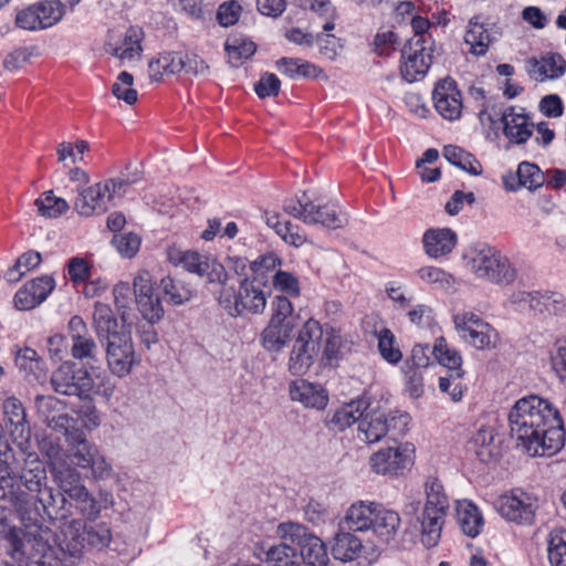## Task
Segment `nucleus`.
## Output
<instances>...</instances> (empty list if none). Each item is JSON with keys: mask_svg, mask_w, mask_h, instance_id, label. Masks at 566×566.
I'll return each mask as SVG.
<instances>
[{"mask_svg": "<svg viewBox=\"0 0 566 566\" xmlns=\"http://www.w3.org/2000/svg\"><path fill=\"white\" fill-rule=\"evenodd\" d=\"M182 52H164L148 64V74L151 82H160L164 75H175L184 71Z\"/></svg>", "mask_w": 566, "mask_h": 566, "instance_id": "72a5a7b5", "label": "nucleus"}, {"mask_svg": "<svg viewBox=\"0 0 566 566\" xmlns=\"http://www.w3.org/2000/svg\"><path fill=\"white\" fill-rule=\"evenodd\" d=\"M566 71V61L558 53H548L541 60L532 57L527 61V72L536 81L558 78Z\"/></svg>", "mask_w": 566, "mask_h": 566, "instance_id": "7c9ffc66", "label": "nucleus"}, {"mask_svg": "<svg viewBox=\"0 0 566 566\" xmlns=\"http://www.w3.org/2000/svg\"><path fill=\"white\" fill-rule=\"evenodd\" d=\"M457 518L462 532L470 537L478 536L484 523L478 506L467 500L458 501Z\"/></svg>", "mask_w": 566, "mask_h": 566, "instance_id": "e433bc0d", "label": "nucleus"}, {"mask_svg": "<svg viewBox=\"0 0 566 566\" xmlns=\"http://www.w3.org/2000/svg\"><path fill=\"white\" fill-rule=\"evenodd\" d=\"M418 276L427 284L436 289H451L455 282L454 277L444 270L436 266H422L418 270Z\"/></svg>", "mask_w": 566, "mask_h": 566, "instance_id": "8fccbe9b", "label": "nucleus"}, {"mask_svg": "<svg viewBox=\"0 0 566 566\" xmlns=\"http://www.w3.org/2000/svg\"><path fill=\"white\" fill-rule=\"evenodd\" d=\"M281 82L273 73H264L254 84V91L260 98L276 96L280 93Z\"/></svg>", "mask_w": 566, "mask_h": 566, "instance_id": "69168bd1", "label": "nucleus"}, {"mask_svg": "<svg viewBox=\"0 0 566 566\" xmlns=\"http://www.w3.org/2000/svg\"><path fill=\"white\" fill-rule=\"evenodd\" d=\"M112 243L120 255L124 258H133L139 250L140 238L133 232L116 234L114 235Z\"/></svg>", "mask_w": 566, "mask_h": 566, "instance_id": "052dcab7", "label": "nucleus"}, {"mask_svg": "<svg viewBox=\"0 0 566 566\" xmlns=\"http://www.w3.org/2000/svg\"><path fill=\"white\" fill-rule=\"evenodd\" d=\"M15 24L20 29L28 31H36L44 29L35 4H32L19 11L15 15Z\"/></svg>", "mask_w": 566, "mask_h": 566, "instance_id": "680f3d73", "label": "nucleus"}, {"mask_svg": "<svg viewBox=\"0 0 566 566\" xmlns=\"http://www.w3.org/2000/svg\"><path fill=\"white\" fill-rule=\"evenodd\" d=\"M105 51L122 60H133L139 56L142 52L140 32L130 28L122 41L113 42L109 40L105 44Z\"/></svg>", "mask_w": 566, "mask_h": 566, "instance_id": "58836bf2", "label": "nucleus"}, {"mask_svg": "<svg viewBox=\"0 0 566 566\" xmlns=\"http://www.w3.org/2000/svg\"><path fill=\"white\" fill-rule=\"evenodd\" d=\"M297 322L270 319L261 334V344L269 352H281L291 339Z\"/></svg>", "mask_w": 566, "mask_h": 566, "instance_id": "c85d7f7f", "label": "nucleus"}, {"mask_svg": "<svg viewBox=\"0 0 566 566\" xmlns=\"http://www.w3.org/2000/svg\"><path fill=\"white\" fill-rule=\"evenodd\" d=\"M323 328L321 324L307 319L293 343L289 358V370L293 375H304L315 363L322 348Z\"/></svg>", "mask_w": 566, "mask_h": 566, "instance_id": "1a4fd4ad", "label": "nucleus"}, {"mask_svg": "<svg viewBox=\"0 0 566 566\" xmlns=\"http://www.w3.org/2000/svg\"><path fill=\"white\" fill-rule=\"evenodd\" d=\"M35 407L39 417L45 423L48 420H53L56 415L64 411L65 403L54 396H36Z\"/></svg>", "mask_w": 566, "mask_h": 566, "instance_id": "6e6d98bb", "label": "nucleus"}, {"mask_svg": "<svg viewBox=\"0 0 566 566\" xmlns=\"http://www.w3.org/2000/svg\"><path fill=\"white\" fill-rule=\"evenodd\" d=\"M32 530L48 531L46 544L48 549L33 563H41L42 559L54 549H57L56 556L64 563L74 566L78 563L84 554V538H83V521L74 518L63 523L59 531L53 533L49 527L35 525Z\"/></svg>", "mask_w": 566, "mask_h": 566, "instance_id": "423d86ee", "label": "nucleus"}, {"mask_svg": "<svg viewBox=\"0 0 566 566\" xmlns=\"http://www.w3.org/2000/svg\"><path fill=\"white\" fill-rule=\"evenodd\" d=\"M370 402L366 397L358 398L339 408L333 416L332 422L340 430L360 421L363 415L369 409Z\"/></svg>", "mask_w": 566, "mask_h": 566, "instance_id": "ea45409f", "label": "nucleus"}, {"mask_svg": "<svg viewBox=\"0 0 566 566\" xmlns=\"http://www.w3.org/2000/svg\"><path fill=\"white\" fill-rule=\"evenodd\" d=\"M512 438L531 457H551L565 444V429L548 427L541 422H525L520 419L509 420Z\"/></svg>", "mask_w": 566, "mask_h": 566, "instance_id": "20e7f679", "label": "nucleus"}, {"mask_svg": "<svg viewBox=\"0 0 566 566\" xmlns=\"http://www.w3.org/2000/svg\"><path fill=\"white\" fill-rule=\"evenodd\" d=\"M22 488L30 500L31 509L51 520L65 518L71 512L67 500L48 485L44 464L38 459L28 460L19 475Z\"/></svg>", "mask_w": 566, "mask_h": 566, "instance_id": "f257e3e1", "label": "nucleus"}, {"mask_svg": "<svg viewBox=\"0 0 566 566\" xmlns=\"http://www.w3.org/2000/svg\"><path fill=\"white\" fill-rule=\"evenodd\" d=\"M290 397L306 408L324 409L328 402L327 391L319 384L296 379L290 384Z\"/></svg>", "mask_w": 566, "mask_h": 566, "instance_id": "393cba45", "label": "nucleus"}, {"mask_svg": "<svg viewBox=\"0 0 566 566\" xmlns=\"http://www.w3.org/2000/svg\"><path fill=\"white\" fill-rule=\"evenodd\" d=\"M432 354L442 366L447 367L451 374H455V378H462L464 375L462 366V357L458 350L449 347L444 337L436 339Z\"/></svg>", "mask_w": 566, "mask_h": 566, "instance_id": "a19ab883", "label": "nucleus"}, {"mask_svg": "<svg viewBox=\"0 0 566 566\" xmlns=\"http://www.w3.org/2000/svg\"><path fill=\"white\" fill-rule=\"evenodd\" d=\"M48 531L22 528L11 525L9 510L0 505V539L6 541V554L20 565L38 559L48 549Z\"/></svg>", "mask_w": 566, "mask_h": 566, "instance_id": "f03ea898", "label": "nucleus"}, {"mask_svg": "<svg viewBox=\"0 0 566 566\" xmlns=\"http://www.w3.org/2000/svg\"><path fill=\"white\" fill-rule=\"evenodd\" d=\"M415 447L410 443L380 449L370 457L371 470L381 475L400 476L413 465Z\"/></svg>", "mask_w": 566, "mask_h": 566, "instance_id": "a211bd4d", "label": "nucleus"}, {"mask_svg": "<svg viewBox=\"0 0 566 566\" xmlns=\"http://www.w3.org/2000/svg\"><path fill=\"white\" fill-rule=\"evenodd\" d=\"M433 48L424 45L421 36L411 38L401 50V76L409 83L421 80L432 63Z\"/></svg>", "mask_w": 566, "mask_h": 566, "instance_id": "6ab92c4d", "label": "nucleus"}, {"mask_svg": "<svg viewBox=\"0 0 566 566\" xmlns=\"http://www.w3.org/2000/svg\"><path fill=\"white\" fill-rule=\"evenodd\" d=\"M95 375L87 367L65 360L52 371L50 384L56 394L83 398L93 390Z\"/></svg>", "mask_w": 566, "mask_h": 566, "instance_id": "f8f14e48", "label": "nucleus"}, {"mask_svg": "<svg viewBox=\"0 0 566 566\" xmlns=\"http://www.w3.org/2000/svg\"><path fill=\"white\" fill-rule=\"evenodd\" d=\"M70 500L74 503L78 513L88 521H95L98 518L102 505L98 503L97 499L90 493L86 486L80 489V491L73 494Z\"/></svg>", "mask_w": 566, "mask_h": 566, "instance_id": "49530a36", "label": "nucleus"}, {"mask_svg": "<svg viewBox=\"0 0 566 566\" xmlns=\"http://www.w3.org/2000/svg\"><path fill=\"white\" fill-rule=\"evenodd\" d=\"M432 99L437 112L448 120L460 118L462 112V96L457 83L450 77L439 81L432 92Z\"/></svg>", "mask_w": 566, "mask_h": 566, "instance_id": "5701e85b", "label": "nucleus"}, {"mask_svg": "<svg viewBox=\"0 0 566 566\" xmlns=\"http://www.w3.org/2000/svg\"><path fill=\"white\" fill-rule=\"evenodd\" d=\"M93 328L98 340L109 338L112 334H118L125 329H118V322L108 304L95 302L93 312Z\"/></svg>", "mask_w": 566, "mask_h": 566, "instance_id": "f704fd0d", "label": "nucleus"}, {"mask_svg": "<svg viewBox=\"0 0 566 566\" xmlns=\"http://www.w3.org/2000/svg\"><path fill=\"white\" fill-rule=\"evenodd\" d=\"M525 422H541L548 427L564 429V423L554 405L537 395H530L518 399L509 413V420Z\"/></svg>", "mask_w": 566, "mask_h": 566, "instance_id": "4468645a", "label": "nucleus"}, {"mask_svg": "<svg viewBox=\"0 0 566 566\" xmlns=\"http://www.w3.org/2000/svg\"><path fill=\"white\" fill-rule=\"evenodd\" d=\"M453 323L459 336L476 349H491L496 346V331L479 315L472 312L458 313Z\"/></svg>", "mask_w": 566, "mask_h": 566, "instance_id": "f3484780", "label": "nucleus"}, {"mask_svg": "<svg viewBox=\"0 0 566 566\" xmlns=\"http://www.w3.org/2000/svg\"><path fill=\"white\" fill-rule=\"evenodd\" d=\"M400 528V516L397 512L377 504L370 530L385 544L399 547L397 534Z\"/></svg>", "mask_w": 566, "mask_h": 566, "instance_id": "a878e982", "label": "nucleus"}, {"mask_svg": "<svg viewBox=\"0 0 566 566\" xmlns=\"http://www.w3.org/2000/svg\"><path fill=\"white\" fill-rule=\"evenodd\" d=\"M0 501L9 504L21 517L32 510L19 476L7 459H0Z\"/></svg>", "mask_w": 566, "mask_h": 566, "instance_id": "4be33fe9", "label": "nucleus"}, {"mask_svg": "<svg viewBox=\"0 0 566 566\" xmlns=\"http://www.w3.org/2000/svg\"><path fill=\"white\" fill-rule=\"evenodd\" d=\"M51 472L59 485L60 492L65 500L85 488L82 474L66 461L65 452L59 447L51 444L46 450Z\"/></svg>", "mask_w": 566, "mask_h": 566, "instance_id": "aec40b11", "label": "nucleus"}, {"mask_svg": "<svg viewBox=\"0 0 566 566\" xmlns=\"http://www.w3.org/2000/svg\"><path fill=\"white\" fill-rule=\"evenodd\" d=\"M503 184L509 191H516L521 187L536 190L545 184V175L535 164L523 161L518 165L516 175L505 176Z\"/></svg>", "mask_w": 566, "mask_h": 566, "instance_id": "cd10ccee", "label": "nucleus"}, {"mask_svg": "<svg viewBox=\"0 0 566 566\" xmlns=\"http://www.w3.org/2000/svg\"><path fill=\"white\" fill-rule=\"evenodd\" d=\"M377 503L359 501L347 510L342 527L352 532L370 530Z\"/></svg>", "mask_w": 566, "mask_h": 566, "instance_id": "2f4dec72", "label": "nucleus"}, {"mask_svg": "<svg viewBox=\"0 0 566 566\" xmlns=\"http://www.w3.org/2000/svg\"><path fill=\"white\" fill-rule=\"evenodd\" d=\"M406 388L412 398H418L423 392L422 371L417 367H410L409 361L403 366Z\"/></svg>", "mask_w": 566, "mask_h": 566, "instance_id": "0e129e2a", "label": "nucleus"}, {"mask_svg": "<svg viewBox=\"0 0 566 566\" xmlns=\"http://www.w3.org/2000/svg\"><path fill=\"white\" fill-rule=\"evenodd\" d=\"M541 292L516 291L510 296V303L520 312L538 313Z\"/></svg>", "mask_w": 566, "mask_h": 566, "instance_id": "bf43d9fd", "label": "nucleus"}, {"mask_svg": "<svg viewBox=\"0 0 566 566\" xmlns=\"http://www.w3.org/2000/svg\"><path fill=\"white\" fill-rule=\"evenodd\" d=\"M443 157L453 166L473 175L479 176L482 174V166L475 157L454 145H448L443 148Z\"/></svg>", "mask_w": 566, "mask_h": 566, "instance_id": "79ce46f5", "label": "nucleus"}, {"mask_svg": "<svg viewBox=\"0 0 566 566\" xmlns=\"http://www.w3.org/2000/svg\"><path fill=\"white\" fill-rule=\"evenodd\" d=\"M83 538L85 548L103 549L112 541V532L106 523L88 524L83 521Z\"/></svg>", "mask_w": 566, "mask_h": 566, "instance_id": "a18cd8bd", "label": "nucleus"}, {"mask_svg": "<svg viewBox=\"0 0 566 566\" xmlns=\"http://www.w3.org/2000/svg\"><path fill=\"white\" fill-rule=\"evenodd\" d=\"M465 268L478 279L509 285L516 279V270L506 256L485 243H476L463 252Z\"/></svg>", "mask_w": 566, "mask_h": 566, "instance_id": "7ed1b4c3", "label": "nucleus"}, {"mask_svg": "<svg viewBox=\"0 0 566 566\" xmlns=\"http://www.w3.org/2000/svg\"><path fill=\"white\" fill-rule=\"evenodd\" d=\"M553 369L558 379L566 385V338L556 344V352L552 356Z\"/></svg>", "mask_w": 566, "mask_h": 566, "instance_id": "774afa93", "label": "nucleus"}, {"mask_svg": "<svg viewBox=\"0 0 566 566\" xmlns=\"http://www.w3.org/2000/svg\"><path fill=\"white\" fill-rule=\"evenodd\" d=\"M160 287L167 301L172 305H181L192 298L191 290L181 281H177L170 276L161 279Z\"/></svg>", "mask_w": 566, "mask_h": 566, "instance_id": "09e8293b", "label": "nucleus"}, {"mask_svg": "<svg viewBox=\"0 0 566 566\" xmlns=\"http://www.w3.org/2000/svg\"><path fill=\"white\" fill-rule=\"evenodd\" d=\"M427 501L421 517V542L427 548L434 547L441 536L449 501L439 480L426 482Z\"/></svg>", "mask_w": 566, "mask_h": 566, "instance_id": "6e6552de", "label": "nucleus"}, {"mask_svg": "<svg viewBox=\"0 0 566 566\" xmlns=\"http://www.w3.org/2000/svg\"><path fill=\"white\" fill-rule=\"evenodd\" d=\"M408 421L409 416L406 413L388 417L382 411L367 410L358 422V438L368 443H376L386 434L396 439L407 431Z\"/></svg>", "mask_w": 566, "mask_h": 566, "instance_id": "9b49d317", "label": "nucleus"}, {"mask_svg": "<svg viewBox=\"0 0 566 566\" xmlns=\"http://www.w3.org/2000/svg\"><path fill=\"white\" fill-rule=\"evenodd\" d=\"M138 311L143 318L150 324L158 323L164 316V307L157 295L136 301Z\"/></svg>", "mask_w": 566, "mask_h": 566, "instance_id": "4d7b16f0", "label": "nucleus"}, {"mask_svg": "<svg viewBox=\"0 0 566 566\" xmlns=\"http://www.w3.org/2000/svg\"><path fill=\"white\" fill-rule=\"evenodd\" d=\"M3 412L14 439L27 441L30 438V426L21 401L15 397L7 398L3 402Z\"/></svg>", "mask_w": 566, "mask_h": 566, "instance_id": "473e14b6", "label": "nucleus"}, {"mask_svg": "<svg viewBox=\"0 0 566 566\" xmlns=\"http://www.w3.org/2000/svg\"><path fill=\"white\" fill-rule=\"evenodd\" d=\"M276 533L282 545L295 547L297 557L307 566H327L328 553L324 542L304 525L284 522L277 525Z\"/></svg>", "mask_w": 566, "mask_h": 566, "instance_id": "0eeeda50", "label": "nucleus"}, {"mask_svg": "<svg viewBox=\"0 0 566 566\" xmlns=\"http://www.w3.org/2000/svg\"><path fill=\"white\" fill-rule=\"evenodd\" d=\"M168 260L175 265H181L189 273L200 277L206 276L210 284L220 286L228 279L224 265L196 251H181L170 248L168 250Z\"/></svg>", "mask_w": 566, "mask_h": 566, "instance_id": "2eb2a0df", "label": "nucleus"}, {"mask_svg": "<svg viewBox=\"0 0 566 566\" xmlns=\"http://www.w3.org/2000/svg\"><path fill=\"white\" fill-rule=\"evenodd\" d=\"M378 350L381 357L390 364H397L401 360L402 354L396 346V337L388 328L379 331L378 335Z\"/></svg>", "mask_w": 566, "mask_h": 566, "instance_id": "3c124183", "label": "nucleus"}, {"mask_svg": "<svg viewBox=\"0 0 566 566\" xmlns=\"http://www.w3.org/2000/svg\"><path fill=\"white\" fill-rule=\"evenodd\" d=\"M538 314H566V297L558 292H541Z\"/></svg>", "mask_w": 566, "mask_h": 566, "instance_id": "5fc2aeb1", "label": "nucleus"}, {"mask_svg": "<svg viewBox=\"0 0 566 566\" xmlns=\"http://www.w3.org/2000/svg\"><path fill=\"white\" fill-rule=\"evenodd\" d=\"M241 10V6L234 0L223 2L218 8L217 20L222 27H231L238 22Z\"/></svg>", "mask_w": 566, "mask_h": 566, "instance_id": "338daca9", "label": "nucleus"}, {"mask_svg": "<svg viewBox=\"0 0 566 566\" xmlns=\"http://www.w3.org/2000/svg\"><path fill=\"white\" fill-rule=\"evenodd\" d=\"M256 50L254 42L242 36H231L226 42L229 63L233 67L240 66L244 60L251 57Z\"/></svg>", "mask_w": 566, "mask_h": 566, "instance_id": "c03bdc74", "label": "nucleus"}, {"mask_svg": "<svg viewBox=\"0 0 566 566\" xmlns=\"http://www.w3.org/2000/svg\"><path fill=\"white\" fill-rule=\"evenodd\" d=\"M34 4L44 29L54 25L63 17V7L60 1H43Z\"/></svg>", "mask_w": 566, "mask_h": 566, "instance_id": "13d9d810", "label": "nucleus"}, {"mask_svg": "<svg viewBox=\"0 0 566 566\" xmlns=\"http://www.w3.org/2000/svg\"><path fill=\"white\" fill-rule=\"evenodd\" d=\"M66 461L82 469H87L95 455L99 452L98 447L87 440L83 430L75 431L69 436Z\"/></svg>", "mask_w": 566, "mask_h": 566, "instance_id": "bb28decb", "label": "nucleus"}, {"mask_svg": "<svg viewBox=\"0 0 566 566\" xmlns=\"http://www.w3.org/2000/svg\"><path fill=\"white\" fill-rule=\"evenodd\" d=\"M67 337L71 342L70 354L73 359L85 361L88 365V369L96 374V378H99L101 374H105V371L93 365V363H98V345L81 316L74 315L70 318L67 323Z\"/></svg>", "mask_w": 566, "mask_h": 566, "instance_id": "dca6fc26", "label": "nucleus"}, {"mask_svg": "<svg viewBox=\"0 0 566 566\" xmlns=\"http://www.w3.org/2000/svg\"><path fill=\"white\" fill-rule=\"evenodd\" d=\"M503 133L513 143L523 144L532 136L533 125L528 123V118L524 114L514 113L513 108L509 113H504Z\"/></svg>", "mask_w": 566, "mask_h": 566, "instance_id": "4c0bfd02", "label": "nucleus"}, {"mask_svg": "<svg viewBox=\"0 0 566 566\" xmlns=\"http://www.w3.org/2000/svg\"><path fill=\"white\" fill-rule=\"evenodd\" d=\"M40 216L45 218H57L69 210V203L63 198L55 197L53 191L44 192L34 202Z\"/></svg>", "mask_w": 566, "mask_h": 566, "instance_id": "de8ad7c7", "label": "nucleus"}, {"mask_svg": "<svg viewBox=\"0 0 566 566\" xmlns=\"http://www.w3.org/2000/svg\"><path fill=\"white\" fill-rule=\"evenodd\" d=\"M113 198V193L109 189V182H97L85 189L78 190L74 208L84 217L101 214L107 211L108 203Z\"/></svg>", "mask_w": 566, "mask_h": 566, "instance_id": "b1692460", "label": "nucleus"}, {"mask_svg": "<svg viewBox=\"0 0 566 566\" xmlns=\"http://www.w3.org/2000/svg\"><path fill=\"white\" fill-rule=\"evenodd\" d=\"M305 197L304 192L303 199L285 202L284 211L306 224H321L329 229H340L348 223V216L340 208L334 205L317 206Z\"/></svg>", "mask_w": 566, "mask_h": 566, "instance_id": "9d476101", "label": "nucleus"}, {"mask_svg": "<svg viewBox=\"0 0 566 566\" xmlns=\"http://www.w3.org/2000/svg\"><path fill=\"white\" fill-rule=\"evenodd\" d=\"M537 507V500L522 490H513L497 500L499 513L507 521L517 524H532Z\"/></svg>", "mask_w": 566, "mask_h": 566, "instance_id": "412c9836", "label": "nucleus"}, {"mask_svg": "<svg viewBox=\"0 0 566 566\" xmlns=\"http://www.w3.org/2000/svg\"><path fill=\"white\" fill-rule=\"evenodd\" d=\"M40 364L41 360L38 353L30 347H24L15 353L17 367L27 374H35L40 369Z\"/></svg>", "mask_w": 566, "mask_h": 566, "instance_id": "e2e57ef3", "label": "nucleus"}, {"mask_svg": "<svg viewBox=\"0 0 566 566\" xmlns=\"http://www.w3.org/2000/svg\"><path fill=\"white\" fill-rule=\"evenodd\" d=\"M464 42L470 45V51L474 55H484L490 46L491 38L484 24L475 18L471 19L464 35Z\"/></svg>", "mask_w": 566, "mask_h": 566, "instance_id": "37998d69", "label": "nucleus"}, {"mask_svg": "<svg viewBox=\"0 0 566 566\" xmlns=\"http://www.w3.org/2000/svg\"><path fill=\"white\" fill-rule=\"evenodd\" d=\"M548 559L552 566H566V530L551 533Z\"/></svg>", "mask_w": 566, "mask_h": 566, "instance_id": "603ef678", "label": "nucleus"}, {"mask_svg": "<svg viewBox=\"0 0 566 566\" xmlns=\"http://www.w3.org/2000/svg\"><path fill=\"white\" fill-rule=\"evenodd\" d=\"M345 530L346 528L342 527V531L335 535L332 554L336 559L350 562L359 556L363 548V542L354 535L352 531Z\"/></svg>", "mask_w": 566, "mask_h": 566, "instance_id": "c9c22d12", "label": "nucleus"}, {"mask_svg": "<svg viewBox=\"0 0 566 566\" xmlns=\"http://www.w3.org/2000/svg\"><path fill=\"white\" fill-rule=\"evenodd\" d=\"M99 343L105 348L107 367L113 376L124 378L139 365L129 331L112 334Z\"/></svg>", "mask_w": 566, "mask_h": 566, "instance_id": "ddd939ff", "label": "nucleus"}, {"mask_svg": "<svg viewBox=\"0 0 566 566\" xmlns=\"http://www.w3.org/2000/svg\"><path fill=\"white\" fill-rule=\"evenodd\" d=\"M134 84V76L123 71L118 74L117 81L112 86V93L113 95L118 98L123 99L128 105H133L137 102V91L134 90L132 86Z\"/></svg>", "mask_w": 566, "mask_h": 566, "instance_id": "864d4df0", "label": "nucleus"}, {"mask_svg": "<svg viewBox=\"0 0 566 566\" xmlns=\"http://www.w3.org/2000/svg\"><path fill=\"white\" fill-rule=\"evenodd\" d=\"M457 241V233L449 228L429 229L422 238L426 253L434 259L449 254Z\"/></svg>", "mask_w": 566, "mask_h": 566, "instance_id": "c756f323", "label": "nucleus"}, {"mask_svg": "<svg viewBox=\"0 0 566 566\" xmlns=\"http://www.w3.org/2000/svg\"><path fill=\"white\" fill-rule=\"evenodd\" d=\"M218 303L232 317L245 314H260L264 311L266 300L264 292L256 287L248 277L240 281L239 290L229 283V277L213 291Z\"/></svg>", "mask_w": 566, "mask_h": 566, "instance_id": "39448f33", "label": "nucleus"}]
</instances>
